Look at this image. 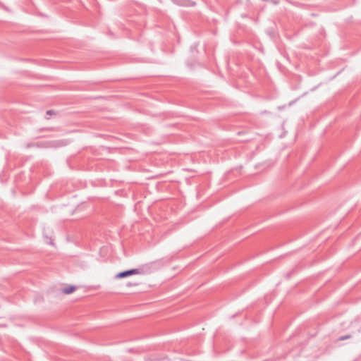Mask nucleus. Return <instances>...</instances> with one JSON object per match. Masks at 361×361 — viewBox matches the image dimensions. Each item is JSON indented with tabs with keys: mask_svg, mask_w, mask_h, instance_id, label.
Here are the masks:
<instances>
[{
	"mask_svg": "<svg viewBox=\"0 0 361 361\" xmlns=\"http://www.w3.org/2000/svg\"><path fill=\"white\" fill-rule=\"evenodd\" d=\"M69 140L66 139L57 140H51L47 141L41 144L42 146L44 147H54L57 148L60 147H63L69 144Z\"/></svg>",
	"mask_w": 361,
	"mask_h": 361,
	"instance_id": "nucleus-1",
	"label": "nucleus"
},
{
	"mask_svg": "<svg viewBox=\"0 0 361 361\" xmlns=\"http://www.w3.org/2000/svg\"><path fill=\"white\" fill-rule=\"evenodd\" d=\"M140 273V271L139 269H132L119 272L116 275L115 277H116V279H123V278L128 277V276H132L134 274H137Z\"/></svg>",
	"mask_w": 361,
	"mask_h": 361,
	"instance_id": "nucleus-2",
	"label": "nucleus"
},
{
	"mask_svg": "<svg viewBox=\"0 0 361 361\" xmlns=\"http://www.w3.org/2000/svg\"><path fill=\"white\" fill-rule=\"evenodd\" d=\"M75 290V287L74 286H69L66 288H64L62 292L65 294H70L73 293Z\"/></svg>",
	"mask_w": 361,
	"mask_h": 361,
	"instance_id": "nucleus-3",
	"label": "nucleus"
},
{
	"mask_svg": "<svg viewBox=\"0 0 361 361\" xmlns=\"http://www.w3.org/2000/svg\"><path fill=\"white\" fill-rule=\"evenodd\" d=\"M173 1L181 6H188V4H186V2H185V1L183 0H173Z\"/></svg>",
	"mask_w": 361,
	"mask_h": 361,
	"instance_id": "nucleus-4",
	"label": "nucleus"
},
{
	"mask_svg": "<svg viewBox=\"0 0 361 361\" xmlns=\"http://www.w3.org/2000/svg\"><path fill=\"white\" fill-rule=\"evenodd\" d=\"M56 114V113H55V111H54V110H48V111H47V115H50V116H51V115H54V114Z\"/></svg>",
	"mask_w": 361,
	"mask_h": 361,
	"instance_id": "nucleus-5",
	"label": "nucleus"
},
{
	"mask_svg": "<svg viewBox=\"0 0 361 361\" xmlns=\"http://www.w3.org/2000/svg\"><path fill=\"white\" fill-rule=\"evenodd\" d=\"M349 337H350L349 336H344V337H341L340 339L341 340H344V339L348 338Z\"/></svg>",
	"mask_w": 361,
	"mask_h": 361,
	"instance_id": "nucleus-6",
	"label": "nucleus"
},
{
	"mask_svg": "<svg viewBox=\"0 0 361 361\" xmlns=\"http://www.w3.org/2000/svg\"><path fill=\"white\" fill-rule=\"evenodd\" d=\"M47 130H53V128H47Z\"/></svg>",
	"mask_w": 361,
	"mask_h": 361,
	"instance_id": "nucleus-7",
	"label": "nucleus"
}]
</instances>
